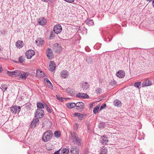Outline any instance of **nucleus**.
<instances>
[{"mask_svg":"<svg viewBox=\"0 0 154 154\" xmlns=\"http://www.w3.org/2000/svg\"><path fill=\"white\" fill-rule=\"evenodd\" d=\"M7 74L10 76L20 77H26L30 76V73L28 72H23L21 73L19 70H16L14 71H8Z\"/></svg>","mask_w":154,"mask_h":154,"instance_id":"f257e3e1","label":"nucleus"},{"mask_svg":"<svg viewBox=\"0 0 154 154\" xmlns=\"http://www.w3.org/2000/svg\"><path fill=\"white\" fill-rule=\"evenodd\" d=\"M70 134L71 138L73 142L79 146L80 145L81 143V140L78 137V135L74 132H71L70 133Z\"/></svg>","mask_w":154,"mask_h":154,"instance_id":"f03ea898","label":"nucleus"},{"mask_svg":"<svg viewBox=\"0 0 154 154\" xmlns=\"http://www.w3.org/2000/svg\"><path fill=\"white\" fill-rule=\"evenodd\" d=\"M53 135V133L51 131L48 130L44 133L42 140L44 142H47L50 139Z\"/></svg>","mask_w":154,"mask_h":154,"instance_id":"7ed1b4c3","label":"nucleus"},{"mask_svg":"<svg viewBox=\"0 0 154 154\" xmlns=\"http://www.w3.org/2000/svg\"><path fill=\"white\" fill-rule=\"evenodd\" d=\"M35 114V117L38 119L42 118L44 116V112L42 109H37Z\"/></svg>","mask_w":154,"mask_h":154,"instance_id":"20e7f679","label":"nucleus"},{"mask_svg":"<svg viewBox=\"0 0 154 154\" xmlns=\"http://www.w3.org/2000/svg\"><path fill=\"white\" fill-rule=\"evenodd\" d=\"M62 30L61 26L59 24L56 25L54 26L53 31L56 34L60 33Z\"/></svg>","mask_w":154,"mask_h":154,"instance_id":"39448f33","label":"nucleus"},{"mask_svg":"<svg viewBox=\"0 0 154 154\" xmlns=\"http://www.w3.org/2000/svg\"><path fill=\"white\" fill-rule=\"evenodd\" d=\"M21 109V107L17 106H12L11 108V111L14 114L18 113Z\"/></svg>","mask_w":154,"mask_h":154,"instance_id":"423d86ee","label":"nucleus"},{"mask_svg":"<svg viewBox=\"0 0 154 154\" xmlns=\"http://www.w3.org/2000/svg\"><path fill=\"white\" fill-rule=\"evenodd\" d=\"M75 106L77 110L79 111L82 110L85 107L84 103L81 102H79L75 103Z\"/></svg>","mask_w":154,"mask_h":154,"instance_id":"0eeeda50","label":"nucleus"},{"mask_svg":"<svg viewBox=\"0 0 154 154\" xmlns=\"http://www.w3.org/2000/svg\"><path fill=\"white\" fill-rule=\"evenodd\" d=\"M37 21L39 24L41 26L45 25L47 23L46 19L44 17H42L38 18Z\"/></svg>","mask_w":154,"mask_h":154,"instance_id":"6e6552de","label":"nucleus"},{"mask_svg":"<svg viewBox=\"0 0 154 154\" xmlns=\"http://www.w3.org/2000/svg\"><path fill=\"white\" fill-rule=\"evenodd\" d=\"M35 54V51L32 50H29L27 51L26 53V57L29 59H30Z\"/></svg>","mask_w":154,"mask_h":154,"instance_id":"1a4fd4ad","label":"nucleus"},{"mask_svg":"<svg viewBox=\"0 0 154 154\" xmlns=\"http://www.w3.org/2000/svg\"><path fill=\"white\" fill-rule=\"evenodd\" d=\"M70 152L71 154H79V149L76 146H72Z\"/></svg>","mask_w":154,"mask_h":154,"instance_id":"9d476101","label":"nucleus"},{"mask_svg":"<svg viewBox=\"0 0 154 154\" xmlns=\"http://www.w3.org/2000/svg\"><path fill=\"white\" fill-rule=\"evenodd\" d=\"M76 97L80 98L83 99H87L89 98V96L87 94L81 93H78L76 95Z\"/></svg>","mask_w":154,"mask_h":154,"instance_id":"9b49d317","label":"nucleus"},{"mask_svg":"<svg viewBox=\"0 0 154 154\" xmlns=\"http://www.w3.org/2000/svg\"><path fill=\"white\" fill-rule=\"evenodd\" d=\"M61 47L57 44H55L53 46V50L56 52H59L61 50Z\"/></svg>","mask_w":154,"mask_h":154,"instance_id":"f8f14e48","label":"nucleus"},{"mask_svg":"<svg viewBox=\"0 0 154 154\" xmlns=\"http://www.w3.org/2000/svg\"><path fill=\"white\" fill-rule=\"evenodd\" d=\"M39 122V120L38 118L34 119L31 124V128H33L35 127L36 125L38 124Z\"/></svg>","mask_w":154,"mask_h":154,"instance_id":"ddd939ff","label":"nucleus"},{"mask_svg":"<svg viewBox=\"0 0 154 154\" xmlns=\"http://www.w3.org/2000/svg\"><path fill=\"white\" fill-rule=\"evenodd\" d=\"M36 76L37 77H44L46 76V74L43 71L38 69L36 71Z\"/></svg>","mask_w":154,"mask_h":154,"instance_id":"4468645a","label":"nucleus"},{"mask_svg":"<svg viewBox=\"0 0 154 154\" xmlns=\"http://www.w3.org/2000/svg\"><path fill=\"white\" fill-rule=\"evenodd\" d=\"M46 51L47 55L48 57L50 59L52 58L53 57V55L52 50L48 48L47 49Z\"/></svg>","mask_w":154,"mask_h":154,"instance_id":"2eb2a0df","label":"nucleus"},{"mask_svg":"<svg viewBox=\"0 0 154 154\" xmlns=\"http://www.w3.org/2000/svg\"><path fill=\"white\" fill-rule=\"evenodd\" d=\"M125 73V71L123 70H120L116 73V76L117 77H124Z\"/></svg>","mask_w":154,"mask_h":154,"instance_id":"dca6fc26","label":"nucleus"},{"mask_svg":"<svg viewBox=\"0 0 154 154\" xmlns=\"http://www.w3.org/2000/svg\"><path fill=\"white\" fill-rule=\"evenodd\" d=\"M98 152L100 154H107L108 152L107 149L104 146L101 147Z\"/></svg>","mask_w":154,"mask_h":154,"instance_id":"f3484780","label":"nucleus"},{"mask_svg":"<svg viewBox=\"0 0 154 154\" xmlns=\"http://www.w3.org/2000/svg\"><path fill=\"white\" fill-rule=\"evenodd\" d=\"M152 84V82L148 80H146L143 82L142 84V87H144L146 86H150Z\"/></svg>","mask_w":154,"mask_h":154,"instance_id":"a211bd4d","label":"nucleus"},{"mask_svg":"<svg viewBox=\"0 0 154 154\" xmlns=\"http://www.w3.org/2000/svg\"><path fill=\"white\" fill-rule=\"evenodd\" d=\"M15 45L17 48H20L23 47L24 44L22 41L18 40L16 42Z\"/></svg>","mask_w":154,"mask_h":154,"instance_id":"6ab92c4d","label":"nucleus"},{"mask_svg":"<svg viewBox=\"0 0 154 154\" xmlns=\"http://www.w3.org/2000/svg\"><path fill=\"white\" fill-rule=\"evenodd\" d=\"M56 67L55 64L53 61H51L49 65V70L51 71L54 70Z\"/></svg>","mask_w":154,"mask_h":154,"instance_id":"aec40b11","label":"nucleus"},{"mask_svg":"<svg viewBox=\"0 0 154 154\" xmlns=\"http://www.w3.org/2000/svg\"><path fill=\"white\" fill-rule=\"evenodd\" d=\"M35 42L38 46H40L44 44V42L42 38H38L35 40Z\"/></svg>","mask_w":154,"mask_h":154,"instance_id":"412c9836","label":"nucleus"},{"mask_svg":"<svg viewBox=\"0 0 154 154\" xmlns=\"http://www.w3.org/2000/svg\"><path fill=\"white\" fill-rule=\"evenodd\" d=\"M69 73L66 70H63L60 73V75L62 77H67L69 76Z\"/></svg>","mask_w":154,"mask_h":154,"instance_id":"4be33fe9","label":"nucleus"},{"mask_svg":"<svg viewBox=\"0 0 154 154\" xmlns=\"http://www.w3.org/2000/svg\"><path fill=\"white\" fill-rule=\"evenodd\" d=\"M73 115L75 116L78 117L79 119L82 120L85 116L84 114H81L79 113H74Z\"/></svg>","mask_w":154,"mask_h":154,"instance_id":"5701e85b","label":"nucleus"},{"mask_svg":"<svg viewBox=\"0 0 154 154\" xmlns=\"http://www.w3.org/2000/svg\"><path fill=\"white\" fill-rule=\"evenodd\" d=\"M101 143L103 144H106L108 141L107 137L106 136H103L101 138Z\"/></svg>","mask_w":154,"mask_h":154,"instance_id":"b1692460","label":"nucleus"},{"mask_svg":"<svg viewBox=\"0 0 154 154\" xmlns=\"http://www.w3.org/2000/svg\"><path fill=\"white\" fill-rule=\"evenodd\" d=\"M113 104L115 106L119 107L120 106L122 105L121 102L117 99L114 101Z\"/></svg>","mask_w":154,"mask_h":154,"instance_id":"393cba45","label":"nucleus"},{"mask_svg":"<svg viewBox=\"0 0 154 154\" xmlns=\"http://www.w3.org/2000/svg\"><path fill=\"white\" fill-rule=\"evenodd\" d=\"M66 91L67 92V93L72 95H74L75 94V92L74 90L72 89L69 88H68L66 89Z\"/></svg>","mask_w":154,"mask_h":154,"instance_id":"a878e982","label":"nucleus"},{"mask_svg":"<svg viewBox=\"0 0 154 154\" xmlns=\"http://www.w3.org/2000/svg\"><path fill=\"white\" fill-rule=\"evenodd\" d=\"M66 106L69 109L72 108L75 106V103H71L66 104Z\"/></svg>","mask_w":154,"mask_h":154,"instance_id":"bb28decb","label":"nucleus"},{"mask_svg":"<svg viewBox=\"0 0 154 154\" xmlns=\"http://www.w3.org/2000/svg\"><path fill=\"white\" fill-rule=\"evenodd\" d=\"M69 151V149L68 148H63L61 150V153L62 154H68Z\"/></svg>","mask_w":154,"mask_h":154,"instance_id":"cd10ccee","label":"nucleus"},{"mask_svg":"<svg viewBox=\"0 0 154 154\" xmlns=\"http://www.w3.org/2000/svg\"><path fill=\"white\" fill-rule=\"evenodd\" d=\"M37 107L38 109H42L44 108V105L43 103L40 102H38L37 103Z\"/></svg>","mask_w":154,"mask_h":154,"instance_id":"c85d7f7f","label":"nucleus"},{"mask_svg":"<svg viewBox=\"0 0 154 154\" xmlns=\"http://www.w3.org/2000/svg\"><path fill=\"white\" fill-rule=\"evenodd\" d=\"M86 23L89 26H90L93 25L94 23L93 20H87L86 21Z\"/></svg>","mask_w":154,"mask_h":154,"instance_id":"c756f323","label":"nucleus"},{"mask_svg":"<svg viewBox=\"0 0 154 154\" xmlns=\"http://www.w3.org/2000/svg\"><path fill=\"white\" fill-rule=\"evenodd\" d=\"M85 61L88 64H91L92 62V59L90 57H87L86 58Z\"/></svg>","mask_w":154,"mask_h":154,"instance_id":"7c9ffc66","label":"nucleus"},{"mask_svg":"<svg viewBox=\"0 0 154 154\" xmlns=\"http://www.w3.org/2000/svg\"><path fill=\"white\" fill-rule=\"evenodd\" d=\"M89 87V85L88 84V83L85 82L82 85V88L83 89L86 90L88 89Z\"/></svg>","mask_w":154,"mask_h":154,"instance_id":"2f4dec72","label":"nucleus"},{"mask_svg":"<svg viewBox=\"0 0 154 154\" xmlns=\"http://www.w3.org/2000/svg\"><path fill=\"white\" fill-rule=\"evenodd\" d=\"M54 135L55 137L58 138L60 137L61 133L59 131H56L54 132Z\"/></svg>","mask_w":154,"mask_h":154,"instance_id":"473e14b6","label":"nucleus"},{"mask_svg":"<svg viewBox=\"0 0 154 154\" xmlns=\"http://www.w3.org/2000/svg\"><path fill=\"white\" fill-rule=\"evenodd\" d=\"M1 88L3 92L6 90L7 88V85H2L1 86Z\"/></svg>","mask_w":154,"mask_h":154,"instance_id":"72a5a7b5","label":"nucleus"},{"mask_svg":"<svg viewBox=\"0 0 154 154\" xmlns=\"http://www.w3.org/2000/svg\"><path fill=\"white\" fill-rule=\"evenodd\" d=\"M99 109V106H97L95 107L93 109V112L94 114H96L97 113Z\"/></svg>","mask_w":154,"mask_h":154,"instance_id":"f704fd0d","label":"nucleus"},{"mask_svg":"<svg viewBox=\"0 0 154 154\" xmlns=\"http://www.w3.org/2000/svg\"><path fill=\"white\" fill-rule=\"evenodd\" d=\"M141 82H138L134 83V86L135 87L139 88V86L140 85Z\"/></svg>","mask_w":154,"mask_h":154,"instance_id":"c9c22d12","label":"nucleus"},{"mask_svg":"<svg viewBox=\"0 0 154 154\" xmlns=\"http://www.w3.org/2000/svg\"><path fill=\"white\" fill-rule=\"evenodd\" d=\"M55 33L53 31L51 32V34L50 36V39H52L55 36Z\"/></svg>","mask_w":154,"mask_h":154,"instance_id":"e433bc0d","label":"nucleus"},{"mask_svg":"<svg viewBox=\"0 0 154 154\" xmlns=\"http://www.w3.org/2000/svg\"><path fill=\"white\" fill-rule=\"evenodd\" d=\"M48 87L51 89H53V87L51 82H50L47 84Z\"/></svg>","mask_w":154,"mask_h":154,"instance_id":"4c0bfd02","label":"nucleus"},{"mask_svg":"<svg viewBox=\"0 0 154 154\" xmlns=\"http://www.w3.org/2000/svg\"><path fill=\"white\" fill-rule=\"evenodd\" d=\"M102 89L100 88H97L96 90V93L97 94H100L102 92Z\"/></svg>","mask_w":154,"mask_h":154,"instance_id":"58836bf2","label":"nucleus"},{"mask_svg":"<svg viewBox=\"0 0 154 154\" xmlns=\"http://www.w3.org/2000/svg\"><path fill=\"white\" fill-rule=\"evenodd\" d=\"M18 60L20 62L23 63L24 61V59L21 56L19 58Z\"/></svg>","mask_w":154,"mask_h":154,"instance_id":"ea45409f","label":"nucleus"},{"mask_svg":"<svg viewBox=\"0 0 154 154\" xmlns=\"http://www.w3.org/2000/svg\"><path fill=\"white\" fill-rule=\"evenodd\" d=\"M109 83L111 85H114L116 84V82L113 79V80H112L111 81L109 82Z\"/></svg>","mask_w":154,"mask_h":154,"instance_id":"a19ab883","label":"nucleus"},{"mask_svg":"<svg viewBox=\"0 0 154 154\" xmlns=\"http://www.w3.org/2000/svg\"><path fill=\"white\" fill-rule=\"evenodd\" d=\"M45 107L46 108V110L49 112H50V113L51 112V109L47 105L45 104Z\"/></svg>","mask_w":154,"mask_h":154,"instance_id":"79ce46f5","label":"nucleus"},{"mask_svg":"<svg viewBox=\"0 0 154 154\" xmlns=\"http://www.w3.org/2000/svg\"><path fill=\"white\" fill-rule=\"evenodd\" d=\"M56 97L57 98V99H58L60 101H63V100H62L63 98H62V97H60V96H59L58 95H56Z\"/></svg>","mask_w":154,"mask_h":154,"instance_id":"37998d69","label":"nucleus"},{"mask_svg":"<svg viewBox=\"0 0 154 154\" xmlns=\"http://www.w3.org/2000/svg\"><path fill=\"white\" fill-rule=\"evenodd\" d=\"M106 107V104H104L103 105L101 106L100 108V110H102L104 108H105Z\"/></svg>","mask_w":154,"mask_h":154,"instance_id":"c03bdc74","label":"nucleus"},{"mask_svg":"<svg viewBox=\"0 0 154 154\" xmlns=\"http://www.w3.org/2000/svg\"><path fill=\"white\" fill-rule=\"evenodd\" d=\"M44 81L48 83H49V82H50V81L47 78L44 79Z\"/></svg>","mask_w":154,"mask_h":154,"instance_id":"a18cd8bd","label":"nucleus"},{"mask_svg":"<svg viewBox=\"0 0 154 154\" xmlns=\"http://www.w3.org/2000/svg\"><path fill=\"white\" fill-rule=\"evenodd\" d=\"M66 2H69V3H72L74 2V0H64Z\"/></svg>","mask_w":154,"mask_h":154,"instance_id":"49530a36","label":"nucleus"},{"mask_svg":"<svg viewBox=\"0 0 154 154\" xmlns=\"http://www.w3.org/2000/svg\"><path fill=\"white\" fill-rule=\"evenodd\" d=\"M60 150V149H59L56 152H55L54 154H60V153L59 152V151Z\"/></svg>","mask_w":154,"mask_h":154,"instance_id":"de8ad7c7","label":"nucleus"},{"mask_svg":"<svg viewBox=\"0 0 154 154\" xmlns=\"http://www.w3.org/2000/svg\"><path fill=\"white\" fill-rule=\"evenodd\" d=\"M42 1L45 2H48L49 0H42Z\"/></svg>","mask_w":154,"mask_h":154,"instance_id":"09e8293b","label":"nucleus"},{"mask_svg":"<svg viewBox=\"0 0 154 154\" xmlns=\"http://www.w3.org/2000/svg\"><path fill=\"white\" fill-rule=\"evenodd\" d=\"M88 153V152H86L85 151L84 152L83 154H87Z\"/></svg>","mask_w":154,"mask_h":154,"instance_id":"8fccbe9b","label":"nucleus"},{"mask_svg":"<svg viewBox=\"0 0 154 154\" xmlns=\"http://www.w3.org/2000/svg\"><path fill=\"white\" fill-rule=\"evenodd\" d=\"M152 5L153 7H154V0L152 2Z\"/></svg>","mask_w":154,"mask_h":154,"instance_id":"3c124183","label":"nucleus"},{"mask_svg":"<svg viewBox=\"0 0 154 154\" xmlns=\"http://www.w3.org/2000/svg\"><path fill=\"white\" fill-rule=\"evenodd\" d=\"M20 78V79L22 78V79H23L25 80L26 78H23V77H22V78Z\"/></svg>","mask_w":154,"mask_h":154,"instance_id":"603ef678","label":"nucleus"},{"mask_svg":"<svg viewBox=\"0 0 154 154\" xmlns=\"http://www.w3.org/2000/svg\"><path fill=\"white\" fill-rule=\"evenodd\" d=\"M2 70V67L0 66V72Z\"/></svg>","mask_w":154,"mask_h":154,"instance_id":"864d4df0","label":"nucleus"}]
</instances>
